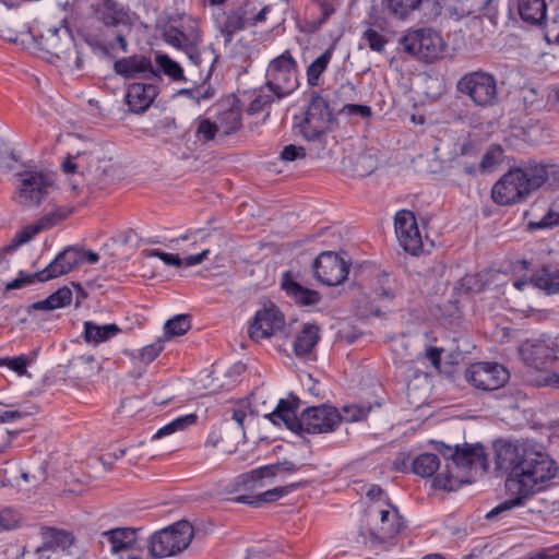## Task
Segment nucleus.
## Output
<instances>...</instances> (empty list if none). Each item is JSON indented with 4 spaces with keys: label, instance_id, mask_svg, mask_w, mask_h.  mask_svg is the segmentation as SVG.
Listing matches in <instances>:
<instances>
[{
    "label": "nucleus",
    "instance_id": "f257e3e1",
    "mask_svg": "<svg viewBox=\"0 0 559 559\" xmlns=\"http://www.w3.org/2000/svg\"><path fill=\"white\" fill-rule=\"evenodd\" d=\"M496 467L507 475L506 487L518 496L489 511L487 520L521 506L525 498L544 489L559 469L556 461L536 445L511 442L496 444Z\"/></svg>",
    "mask_w": 559,
    "mask_h": 559
},
{
    "label": "nucleus",
    "instance_id": "f03ea898",
    "mask_svg": "<svg viewBox=\"0 0 559 559\" xmlns=\"http://www.w3.org/2000/svg\"><path fill=\"white\" fill-rule=\"evenodd\" d=\"M545 183L551 188L559 185V165L523 160L493 185L491 197L499 205H510L525 201Z\"/></svg>",
    "mask_w": 559,
    "mask_h": 559
},
{
    "label": "nucleus",
    "instance_id": "7ed1b4c3",
    "mask_svg": "<svg viewBox=\"0 0 559 559\" xmlns=\"http://www.w3.org/2000/svg\"><path fill=\"white\" fill-rule=\"evenodd\" d=\"M296 399H281L273 412L265 415L274 425H284L296 433H328L342 421L340 412L331 405L307 407L297 416Z\"/></svg>",
    "mask_w": 559,
    "mask_h": 559
},
{
    "label": "nucleus",
    "instance_id": "20e7f679",
    "mask_svg": "<svg viewBox=\"0 0 559 559\" xmlns=\"http://www.w3.org/2000/svg\"><path fill=\"white\" fill-rule=\"evenodd\" d=\"M163 38L167 44L183 51L190 64L199 70L200 75L204 72L206 78L211 75L218 55L212 46H200L202 37L197 21L188 19L180 26H167Z\"/></svg>",
    "mask_w": 559,
    "mask_h": 559
},
{
    "label": "nucleus",
    "instance_id": "39448f33",
    "mask_svg": "<svg viewBox=\"0 0 559 559\" xmlns=\"http://www.w3.org/2000/svg\"><path fill=\"white\" fill-rule=\"evenodd\" d=\"M83 261L82 250L69 246L64 248L44 270L34 274H24L5 284V290L19 289L26 285L38 282H47L68 274Z\"/></svg>",
    "mask_w": 559,
    "mask_h": 559
},
{
    "label": "nucleus",
    "instance_id": "423d86ee",
    "mask_svg": "<svg viewBox=\"0 0 559 559\" xmlns=\"http://www.w3.org/2000/svg\"><path fill=\"white\" fill-rule=\"evenodd\" d=\"M399 43L405 52L426 63L441 58L445 49L442 36L432 28L409 29Z\"/></svg>",
    "mask_w": 559,
    "mask_h": 559
},
{
    "label": "nucleus",
    "instance_id": "0eeeda50",
    "mask_svg": "<svg viewBox=\"0 0 559 559\" xmlns=\"http://www.w3.org/2000/svg\"><path fill=\"white\" fill-rule=\"evenodd\" d=\"M192 537V525L188 521H179L151 536L150 554L154 558L175 556L190 545Z\"/></svg>",
    "mask_w": 559,
    "mask_h": 559
},
{
    "label": "nucleus",
    "instance_id": "6e6552de",
    "mask_svg": "<svg viewBox=\"0 0 559 559\" xmlns=\"http://www.w3.org/2000/svg\"><path fill=\"white\" fill-rule=\"evenodd\" d=\"M456 90L479 107H490L499 103L497 80L483 70L463 75L456 83Z\"/></svg>",
    "mask_w": 559,
    "mask_h": 559
},
{
    "label": "nucleus",
    "instance_id": "1a4fd4ad",
    "mask_svg": "<svg viewBox=\"0 0 559 559\" xmlns=\"http://www.w3.org/2000/svg\"><path fill=\"white\" fill-rule=\"evenodd\" d=\"M297 61L289 50H285L270 61L265 73V85L277 98L284 97L297 88Z\"/></svg>",
    "mask_w": 559,
    "mask_h": 559
},
{
    "label": "nucleus",
    "instance_id": "9d476101",
    "mask_svg": "<svg viewBox=\"0 0 559 559\" xmlns=\"http://www.w3.org/2000/svg\"><path fill=\"white\" fill-rule=\"evenodd\" d=\"M334 121L333 109L329 100L313 91L304 119L299 123V131L307 141L319 140L330 130Z\"/></svg>",
    "mask_w": 559,
    "mask_h": 559
},
{
    "label": "nucleus",
    "instance_id": "9b49d317",
    "mask_svg": "<svg viewBox=\"0 0 559 559\" xmlns=\"http://www.w3.org/2000/svg\"><path fill=\"white\" fill-rule=\"evenodd\" d=\"M15 201L23 206H38L49 193L52 179L37 170H24L16 174Z\"/></svg>",
    "mask_w": 559,
    "mask_h": 559
},
{
    "label": "nucleus",
    "instance_id": "f8f14e48",
    "mask_svg": "<svg viewBox=\"0 0 559 559\" xmlns=\"http://www.w3.org/2000/svg\"><path fill=\"white\" fill-rule=\"evenodd\" d=\"M559 354V335H543L538 340H527L519 347L523 361L536 369L552 364Z\"/></svg>",
    "mask_w": 559,
    "mask_h": 559
},
{
    "label": "nucleus",
    "instance_id": "ddd939ff",
    "mask_svg": "<svg viewBox=\"0 0 559 559\" xmlns=\"http://www.w3.org/2000/svg\"><path fill=\"white\" fill-rule=\"evenodd\" d=\"M436 449L445 460H451L455 467L487 471V456L484 447L480 444L464 443L451 447L443 442H437Z\"/></svg>",
    "mask_w": 559,
    "mask_h": 559
},
{
    "label": "nucleus",
    "instance_id": "4468645a",
    "mask_svg": "<svg viewBox=\"0 0 559 559\" xmlns=\"http://www.w3.org/2000/svg\"><path fill=\"white\" fill-rule=\"evenodd\" d=\"M465 379L476 389L493 391L508 382L509 372L497 362H476L466 370Z\"/></svg>",
    "mask_w": 559,
    "mask_h": 559
},
{
    "label": "nucleus",
    "instance_id": "2eb2a0df",
    "mask_svg": "<svg viewBox=\"0 0 559 559\" xmlns=\"http://www.w3.org/2000/svg\"><path fill=\"white\" fill-rule=\"evenodd\" d=\"M314 277L326 286H337L348 276L349 264L333 251L321 252L312 263Z\"/></svg>",
    "mask_w": 559,
    "mask_h": 559
},
{
    "label": "nucleus",
    "instance_id": "dca6fc26",
    "mask_svg": "<svg viewBox=\"0 0 559 559\" xmlns=\"http://www.w3.org/2000/svg\"><path fill=\"white\" fill-rule=\"evenodd\" d=\"M285 325V317L277 306L269 304L258 310L249 324L248 334L252 341L270 338Z\"/></svg>",
    "mask_w": 559,
    "mask_h": 559
},
{
    "label": "nucleus",
    "instance_id": "f3484780",
    "mask_svg": "<svg viewBox=\"0 0 559 559\" xmlns=\"http://www.w3.org/2000/svg\"><path fill=\"white\" fill-rule=\"evenodd\" d=\"M394 228L402 248L416 255L423 248V240L418 229L415 214L408 210H401L395 214Z\"/></svg>",
    "mask_w": 559,
    "mask_h": 559
},
{
    "label": "nucleus",
    "instance_id": "a211bd4d",
    "mask_svg": "<svg viewBox=\"0 0 559 559\" xmlns=\"http://www.w3.org/2000/svg\"><path fill=\"white\" fill-rule=\"evenodd\" d=\"M381 525L378 533L369 531V537L360 531L359 537L364 544L370 543L371 546L382 543L389 538H393L405 527V523L395 507H391L390 510H381Z\"/></svg>",
    "mask_w": 559,
    "mask_h": 559
},
{
    "label": "nucleus",
    "instance_id": "6ab92c4d",
    "mask_svg": "<svg viewBox=\"0 0 559 559\" xmlns=\"http://www.w3.org/2000/svg\"><path fill=\"white\" fill-rule=\"evenodd\" d=\"M114 70L118 75H121L124 79H134L138 76H144L147 79L159 78L151 59L143 55H133L117 60L114 63Z\"/></svg>",
    "mask_w": 559,
    "mask_h": 559
},
{
    "label": "nucleus",
    "instance_id": "aec40b11",
    "mask_svg": "<svg viewBox=\"0 0 559 559\" xmlns=\"http://www.w3.org/2000/svg\"><path fill=\"white\" fill-rule=\"evenodd\" d=\"M254 8L251 2L245 0L235 9H230L224 13L225 20L222 22L219 29L225 37V44L231 41L233 36L249 26V15L253 13Z\"/></svg>",
    "mask_w": 559,
    "mask_h": 559
},
{
    "label": "nucleus",
    "instance_id": "412c9836",
    "mask_svg": "<svg viewBox=\"0 0 559 559\" xmlns=\"http://www.w3.org/2000/svg\"><path fill=\"white\" fill-rule=\"evenodd\" d=\"M136 542V531L131 527H116L99 535V547L103 551L118 554L131 549Z\"/></svg>",
    "mask_w": 559,
    "mask_h": 559
},
{
    "label": "nucleus",
    "instance_id": "4be33fe9",
    "mask_svg": "<svg viewBox=\"0 0 559 559\" xmlns=\"http://www.w3.org/2000/svg\"><path fill=\"white\" fill-rule=\"evenodd\" d=\"M157 95L154 84L132 83L129 85L126 99L132 112L143 114L148 109Z\"/></svg>",
    "mask_w": 559,
    "mask_h": 559
},
{
    "label": "nucleus",
    "instance_id": "5701e85b",
    "mask_svg": "<svg viewBox=\"0 0 559 559\" xmlns=\"http://www.w3.org/2000/svg\"><path fill=\"white\" fill-rule=\"evenodd\" d=\"M306 481H297L286 486L275 487L258 495H240L235 498V501L258 508L263 503L274 502L294 490L306 486Z\"/></svg>",
    "mask_w": 559,
    "mask_h": 559
},
{
    "label": "nucleus",
    "instance_id": "b1692460",
    "mask_svg": "<svg viewBox=\"0 0 559 559\" xmlns=\"http://www.w3.org/2000/svg\"><path fill=\"white\" fill-rule=\"evenodd\" d=\"M282 288L300 306H314L320 302L321 296L317 290L306 288L296 282L289 272L284 273Z\"/></svg>",
    "mask_w": 559,
    "mask_h": 559
},
{
    "label": "nucleus",
    "instance_id": "393cba45",
    "mask_svg": "<svg viewBox=\"0 0 559 559\" xmlns=\"http://www.w3.org/2000/svg\"><path fill=\"white\" fill-rule=\"evenodd\" d=\"M40 535L43 545L36 549L37 554H43L55 548L67 549L74 540L70 532L55 527H41Z\"/></svg>",
    "mask_w": 559,
    "mask_h": 559
},
{
    "label": "nucleus",
    "instance_id": "a878e982",
    "mask_svg": "<svg viewBox=\"0 0 559 559\" xmlns=\"http://www.w3.org/2000/svg\"><path fill=\"white\" fill-rule=\"evenodd\" d=\"M120 332L121 329L115 323L99 325L93 321H85L82 337L87 344L96 346L111 340Z\"/></svg>",
    "mask_w": 559,
    "mask_h": 559
},
{
    "label": "nucleus",
    "instance_id": "bb28decb",
    "mask_svg": "<svg viewBox=\"0 0 559 559\" xmlns=\"http://www.w3.org/2000/svg\"><path fill=\"white\" fill-rule=\"evenodd\" d=\"M518 11L522 21L531 25H542L547 17L545 0H518Z\"/></svg>",
    "mask_w": 559,
    "mask_h": 559
},
{
    "label": "nucleus",
    "instance_id": "cd10ccee",
    "mask_svg": "<svg viewBox=\"0 0 559 559\" xmlns=\"http://www.w3.org/2000/svg\"><path fill=\"white\" fill-rule=\"evenodd\" d=\"M320 340V329L317 324L306 323L297 334L294 342L296 356L301 357L310 354Z\"/></svg>",
    "mask_w": 559,
    "mask_h": 559
},
{
    "label": "nucleus",
    "instance_id": "c85d7f7f",
    "mask_svg": "<svg viewBox=\"0 0 559 559\" xmlns=\"http://www.w3.org/2000/svg\"><path fill=\"white\" fill-rule=\"evenodd\" d=\"M534 287L546 292L547 294L559 293V270L550 266H543L536 270L530 278Z\"/></svg>",
    "mask_w": 559,
    "mask_h": 559
},
{
    "label": "nucleus",
    "instance_id": "c756f323",
    "mask_svg": "<svg viewBox=\"0 0 559 559\" xmlns=\"http://www.w3.org/2000/svg\"><path fill=\"white\" fill-rule=\"evenodd\" d=\"M424 0H382V11L392 19L405 20L418 10Z\"/></svg>",
    "mask_w": 559,
    "mask_h": 559
},
{
    "label": "nucleus",
    "instance_id": "7c9ffc66",
    "mask_svg": "<svg viewBox=\"0 0 559 559\" xmlns=\"http://www.w3.org/2000/svg\"><path fill=\"white\" fill-rule=\"evenodd\" d=\"M95 14L97 20L108 27L117 26L126 17V13L118 9L117 3L112 0H103L97 4Z\"/></svg>",
    "mask_w": 559,
    "mask_h": 559
},
{
    "label": "nucleus",
    "instance_id": "2f4dec72",
    "mask_svg": "<svg viewBox=\"0 0 559 559\" xmlns=\"http://www.w3.org/2000/svg\"><path fill=\"white\" fill-rule=\"evenodd\" d=\"M66 19L62 20V36L60 37L61 28L52 27L48 29L50 37L47 38L52 52L56 56L66 53L73 45V38L70 28L66 25Z\"/></svg>",
    "mask_w": 559,
    "mask_h": 559
},
{
    "label": "nucleus",
    "instance_id": "473e14b6",
    "mask_svg": "<svg viewBox=\"0 0 559 559\" xmlns=\"http://www.w3.org/2000/svg\"><path fill=\"white\" fill-rule=\"evenodd\" d=\"M281 475L278 469V465L270 464L259 468H255L249 473H246L240 476L241 485L245 488L253 489L257 486L263 487L264 485L261 483L264 478L275 477Z\"/></svg>",
    "mask_w": 559,
    "mask_h": 559
},
{
    "label": "nucleus",
    "instance_id": "72a5a7b5",
    "mask_svg": "<svg viewBox=\"0 0 559 559\" xmlns=\"http://www.w3.org/2000/svg\"><path fill=\"white\" fill-rule=\"evenodd\" d=\"M334 44L325 49L317 59H314L307 68V82L310 86H318L321 74L326 70L334 52Z\"/></svg>",
    "mask_w": 559,
    "mask_h": 559
},
{
    "label": "nucleus",
    "instance_id": "f704fd0d",
    "mask_svg": "<svg viewBox=\"0 0 559 559\" xmlns=\"http://www.w3.org/2000/svg\"><path fill=\"white\" fill-rule=\"evenodd\" d=\"M440 460L433 453H423L413 461V471L420 477H431L439 468Z\"/></svg>",
    "mask_w": 559,
    "mask_h": 559
},
{
    "label": "nucleus",
    "instance_id": "c9c22d12",
    "mask_svg": "<svg viewBox=\"0 0 559 559\" xmlns=\"http://www.w3.org/2000/svg\"><path fill=\"white\" fill-rule=\"evenodd\" d=\"M155 61L157 64V73L158 71H162L174 81L186 80L181 66L177 61L173 60L168 55L156 52Z\"/></svg>",
    "mask_w": 559,
    "mask_h": 559
},
{
    "label": "nucleus",
    "instance_id": "e433bc0d",
    "mask_svg": "<svg viewBox=\"0 0 559 559\" xmlns=\"http://www.w3.org/2000/svg\"><path fill=\"white\" fill-rule=\"evenodd\" d=\"M231 413V420H234L235 428L230 427L229 430H233L234 433V444L237 445L241 440L245 439V426L243 421L247 417V404L239 403L237 407H233L227 411V413Z\"/></svg>",
    "mask_w": 559,
    "mask_h": 559
},
{
    "label": "nucleus",
    "instance_id": "4c0bfd02",
    "mask_svg": "<svg viewBox=\"0 0 559 559\" xmlns=\"http://www.w3.org/2000/svg\"><path fill=\"white\" fill-rule=\"evenodd\" d=\"M191 328L190 317L188 314H178L166 321L164 325L165 335L169 338L173 336H181Z\"/></svg>",
    "mask_w": 559,
    "mask_h": 559
},
{
    "label": "nucleus",
    "instance_id": "58836bf2",
    "mask_svg": "<svg viewBox=\"0 0 559 559\" xmlns=\"http://www.w3.org/2000/svg\"><path fill=\"white\" fill-rule=\"evenodd\" d=\"M216 134L222 135L221 127L207 118L199 119L197 122L195 138L203 144L213 141Z\"/></svg>",
    "mask_w": 559,
    "mask_h": 559
},
{
    "label": "nucleus",
    "instance_id": "ea45409f",
    "mask_svg": "<svg viewBox=\"0 0 559 559\" xmlns=\"http://www.w3.org/2000/svg\"><path fill=\"white\" fill-rule=\"evenodd\" d=\"M197 420V416L193 414L186 415L182 417H178L171 423L165 425L164 427L159 428L156 433L152 437L153 440L160 439L165 436H168L170 433H174L175 431L182 430L189 425L194 424Z\"/></svg>",
    "mask_w": 559,
    "mask_h": 559
},
{
    "label": "nucleus",
    "instance_id": "a19ab883",
    "mask_svg": "<svg viewBox=\"0 0 559 559\" xmlns=\"http://www.w3.org/2000/svg\"><path fill=\"white\" fill-rule=\"evenodd\" d=\"M503 150L500 145H491L485 152L480 163L479 169L483 173L493 169L498 164L502 162Z\"/></svg>",
    "mask_w": 559,
    "mask_h": 559
},
{
    "label": "nucleus",
    "instance_id": "79ce46f5",
    "mask_svg": "<svg viewBox=\"0 0 559 559\" xmlns=\"http://www.w3.org/2000/svg\"><path fill=\"white\" fill-rule=\"evenodd\" d=\"M40 228L38 227L37 223H34L32 225L25 226L23 229L17 231L12 239V242L4 247V251L11 252L15 250L17 247L28 242L35 235L40 233Z\"/></svg>",
    "mask_w": 559,
    "mask_h": 559
},
{
    "label": "nucleus",
    "instance_id": "37998d69",
    "mask_svg": "<svg viewBox=\"0 0 559 559\" xmlns=\"http://www.w3.org/2000/svg\"><path fill=\"white\" fill-rule=\"evenodd\" d=\"M71 214V210L67 207H58L53 210L52 212L45 214L43 217H40L36 223L40 230L50 229L51 227L56 226L63 219H66Z\"/></svg>",
    "mask_w": 559,
    "mask_h": 559
},
{
    "label": "nucleus",
    "instance_id": "c03bdc74",
    "mask_svg": "<svg viewBox=\"0 0 559 559\" xmlns=\"http://www.w3.org/2000/svg\"><path fill=\"white\" fill-rule=\"evenodd\" d=\"M241 126V116L237 110L225 111L221 116V130L222 135L227 136L237 131Z\"/></svg>",
    "mask_w": 559,
    "mask_h": 559
},
{
    "label": "nucleus",
    "instance_id": "a18cd8bd",
    "mask_svg": "<svg viewBox=\"0 0 559 559\" xmlns=\"http://www.w3.org/2000/svg\"><path fill=\"white\" fill-rule=\"evenodd\" d=\"M362 39L367 43L369 48L377 52H382L388 43L385 37L378 31L369 27L362 34Z\"/></svg>",
    "mask_w": 559,
    "mask_h": 559
},
{
    "label": "nucleus",
    "instance_id": "49530a36",
    "mask_svg": "<svg viewBox=\"0 0 559 559\" xmlns=\"http://www.w3.org/2000/svg\"><path fill=\"white\" fill-rule=\"evenodd\" d=\"M21 522V514L12 508L0 509V531H9L17 527Z\"/></svg>",
    "mask_w": 559,
    "mask_h": 559
},
{
    "label": "nucleus",
    "instance_id": "de8ad7c7",
    "mask_svg": "<svg viewBox=\"0 0 559 559\" xmlns=\"http://www.w3.org/2000/svg\"><path fill=\"white\" fill-rule=\"evenodd\" d=\"M31 359L25 356L21 355L13 358H0V366H7L14 372H16L19 376H24L27 373V366L29 365Z\"/></svg>",
    "mask_w": 559,
    "mask_h": 559
},
{
    "label": "nucleus",
    "instance_id": "09e8293b",
    "mask_svg": "<svg viewBox=\"0 0 559 559\" xmlns=\"http://www.w3.org/2000/svg\"><path fill=\"white\" fill-rule=\"evenodd\" d=\"M307 156L306 148L295 144H288L280 153V159L283 162L302 160Z\"/></svg>",
    "mask_w": 559,
    "mask_h": 559
},
{
    "label": "nucleus",
    "instance_id": "8fccbe9b",
    "mask_svg": "<svg viewBox=\"0 0 559 559\" xmlns=\"http://www.w3.org/2000/svg\"><path fill=\"white\" fill-rule=\"evenodd\" d=\"M47 300L51 304L53 309L64 307L71 304L72 292L68 287L59 288L57 292L48 296Z\"/></svg>",
    "mask_w": 559,
    "mask_h": 559
},
{
    "label": "nucleus",
    "instance_id": "3c124183",
    "mask_svg": "<svg viewBox=\"0 0 559 559\" xmlns=\"http://www.w3.org/2000/svg\"><path fill=\"white\" fill-rule=\"evenodd\" d=\"M143 253L146 257H156L167 265L177 267H181L183 265V259H181L178 254L167 253L159 249L144 250Z\"/></svg>",
    "mask_w": 559,
    "mask_h": 559
},
{
    "label": "nucleus",
    "instance_id": "603ef678",
    "mask_svg": "<svg viewBox=\"0 0 559 559\" xmlns=\"http://www.w3.org/2000/svg\"><path fill=\"white\" fill-rule=\"evenodd\" d=\"M559 225V213L549 210L539 221L530 222L532 229L551 228Z\"/></svg>",
    "mask_w": 559,
    "mask_h": 559
},
{
    "label": "nucleus",
    "instance_id": "864d4df0",
    "mask_svg": "<svg viewBox=\"0 0 559 559\" xmlns=\"http://www.w3.org/2000/svg\"><path fill=\"white\" fill-rule=\"evenodd\" d=\"M164 349V344L162 340L156 341L155 343L147 345L142 348L140 353V360L145 365L152 362Z\"/></svg>",
    "mask_w": 559,
    "mask_h": 559
},
{
    "label": "nucleus",
    "instance_id": "5fc2aeb1",
    "mask_svg": "<svg viewBox=\"0 0 559 559\" xmlns=\"http://www.w3.org/2000/svg\"><path fill=\"white\" fill-rule=\"evenodd\" d=\"M432 483H433V487L437 489L452 491L457 488V481H456V479H454V477L452 476L450 471L438 474L433 478Z\"/></svg>",
    "mask_w": 559,
    "mask_h": 559
},
{
    "label": "nucleus",
    "instance_id": "6e6d98bb",
    "mask_svg": "<svg viewBox=\"0 0 559 559\" xmlns=\"http://www.w3.org/2000/svg\"><path fill=\"white\" fill-rule=\"evenodd\" d=\"M369 408L366 409L364 407L357 405H347L343 407L342 420L347 421H356L366 418Z\"/></svg>",
    "mask_w": 559,
    "mask_h": 559
},
{
    "label": "nucleus",
    "instance_id": "4d7b16f0",
    "mask_svg": "<svg viewBox=\"0 0 559 559\" xmlns=\"http://www.w3.org/2000/svg\"><path fill=\"white\" fill-rule=\"evenodd\" d=\"M338 114H345L348 116H360L362 118H368L371 116V108L366 105L345 104L338 110Z\"/></svg>",
    "mask_w": 559,
    "mask_h": 559
},
{
    "label": "nucleus",
    "instance_id": "13d9d810",
    "mask_svg": "<svg viewBox=\"0 0 559 559\" xmlns=\"http://www.w3.org/2000/svg\"><path fill=\"white\" fill-rule=\"evenodd\" d=\"M180 94L186 95L192 99H194L198 104L202 99H209L213 96L214 91L210 87L206 88H197V90H181Z\"/></svg>",
    "mask_w": 559,
    "mask_h": 559
},
{
    "label": "nucleus",
    "instance_id": "bf43d9fd",
    "mask_svg": "<svg viewBox=\"0 0 559 559\" xmlns=\"http://www.w3.org/2000/svg\"><path fill=\"white\" fill-rule=\"evenodd\" d=\"M230 429V424L228 423V420L226 419V424H225V427H224V436L223 433H215V432H212L207 440H206V445L207 447H212V448H217L219 447L221 443H223L225 441V438L228 437V431Z\"/></svg>",
    "mask_w": 559,
    "mask_h": 559
},
{
    "label": "nucleus",
    "instance_id": "052dcab7",
    "mask_svg": "<svg viewBox=\"0 0 559 559\" xmlns=\"http://www.w3.org/2000/svg\"><path fill=\"white\" fill-rule=\"evenodd\" d=\"M274 100L271 95H258L249 106L251 112L260 111L264 106L270 105Z\"/></svg>",
    "mask_w": 559,
    "mask_h": 559
},
{
    "label": "nucleus",
    "instance_id": "680f3d73",
    "mask_svg": "<svg viewBox=\"0 0 559 559\" xmlns=\"http://www.w3.org/2000/svg\"><path fill=\"white\" fill-rule=\"evenodd\" d=\"M536 385H546L559 389V370L544 376L542 380L536 382Z\"/></svg>",
    "mask_w": 559,
    "mask_h": 559
},
{
    "label": "nucleus",
    "instance_id": "e2e57ef3",
    "mask_svg": "<svg viewBox=\"0 0 559 559\" xmlns=\"http://www.w3.org/2000/svg\"><path fill=\"white\" fill-rule=\"evenodd\" d=\"M336 95L338 98L343 100L354 99L355 96V87L353 84L347 83L341 85V87L336 91Z\"/></svg>",
    "mask_w": 559,
    "mask_h": 559
},
{
    "label": "nucleus",
    "instance_id": "0e129e2a",
    "mask_svg": "<svg viewBox=\"0 0 559 559\" xmlns=\"http://www.w3.org/2000/svg\"><path fill=\"white\" fill-rule=\"evenodd\" d=\"M209 253H210V250L205 249L198 254L189 255L188 258H186L183 260V265L185 266H193V265L200 264L207 258Z\"/></svg>",
    "mask_w": 559,
    "mask_h": 559
},
{
    "label": "nucleus",
    "instance_id": "69168bd1",
    "mask_svg": "<svg viewBox=\"0 0 559 559\" xmlns=\"http://www.w3.org/2000/svg\"><path fill=\"white\" fill-rule=\"evenodd\" d=\"M426 357L431 361L436 368H440L441 349L430 346L426 350Z\"/></svg>",
    "mask_w": 559,
    "mask_h": 559
},
{
    "label": "nucleus",
    "instance_id": "338daca9",
    "mask_svg": "<svg viewBox=\"0 0 559 559\" xmlns=\"http://www.w3.org/2000/svg\"><path fill=\"white\" fill-rule=\"evenodd\" d=\"M277 465H278V469L281 472V475L282 474H290V473H294V472L299 469L298 465H296L294 462H290V461H287V460L277 463Z\"/></svg>",
    "mask_w": 559,
    "mask_h": 559
},
{
    "label": "nucleus",
    "instance_id": "774afa93",
    "mask_svg": "<svg viewBox=\"0 0 559 559\" xmlns=\"http://www.w3.org/2000/svg\"><path fill=\"white\" fill-rule=\"evenodd\" d=\"M536 559H559V551L551 552L548 549H542L537 552H534Z\"/></svg>",
    "mask_w": 559,
    "mask_h": 559
}]
</instances>
